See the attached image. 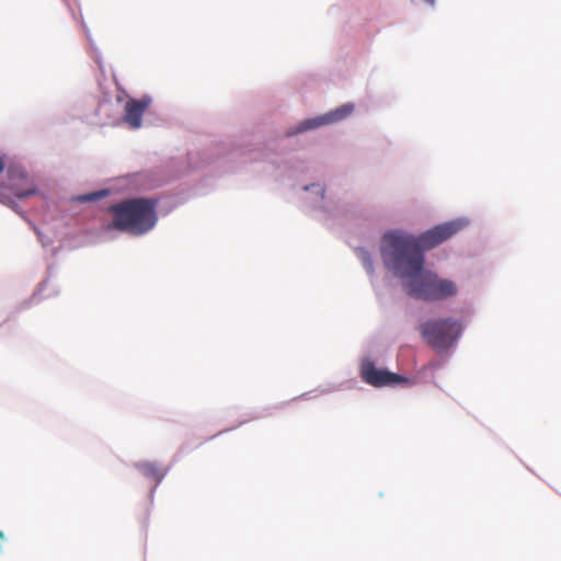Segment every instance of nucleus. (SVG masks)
<instances>
[{"label": "nucleus", "instance_id": "obj_7", "mask_svg": "<svg viewBox=\"0 0 561 561\" xmlns=\"http://www.w3.org/2000/svg\"><path fill=\"white\" fill-rule=\"evenodd\" d=\"M354 111L353 104H343L342 106L335 108L334 111H331L327 114H323L321 116L314 117V118H308L305 119L299 124V126L296 128L295 134L307 131L310 129L318 128L323 125H329L333 123H337L348 115L352 114Z\"/></svg>", "mask_w": 561, "mask_h": 561}, {"label": "nucleus", "instance_id": "obj_13", "mask_svg": "<svg viewBox=\"0 0 561 561\" xmlns=\"http://www.w3.org/2000/svg\"><path fill=\"white\" fill-rule=\"evenodd\" d=\"M105 106H107V104H106V103L102 104V105L100 106V108H104Z\"/></svg>", "mask_w": 561, "mask_h": 561}, {"label": "nucleus", "instance_id": "obj_6", "mask_svg": "<svg viewBox=\"0 0 561 561\" xmlns=\"http://www.w3.org/2000/svg\"><path fill=\"white\" fill-rule=\"evenodd\" d=\"M7 173L10 188L18 198H26L37 193L35 184L21 165L10 164Z\"/></svg>", "mask_w": 561, "mask_h": 561}, {"label": "nucleus", "instance_id": "obj_10", "mask_svg": "<svg viewBox=\"0 0 561 561\" xmlns=\"http://www.w3.org/2000/svg\"><path fill=\"white\" fill-rule=\"evenodd\" d=\"M106 194H107V191H99V192H94V193H90V194L81 196L80 201H82V202L98 201V199L104 197Z\"/></svg>", "mask_w": 561, "mask_h": 561}, {"label": "nucleus", "instance_id": "obj_4", "mask_svg": "<svg viewBox=\"0 0 561 561\" xmlns=\"http://www.w3.org/2000/svg\"><path fill=\"white\" fill-rule=\"evenodd\" d=\"M461 330L459 321L451 318L428 320L419 327L422 337L438 352L453 346L461 334Z\"/></svg>", "mask_w": 561, "mask_h": 561}, {"label": "nucleus", "instance_id": "obj_11", "mask_svg": "<svg viewBox=\"0 0 561 561\" xmlns=\"http://www.w3.org/2000/svg\"><path fill=\"white\" fill-rule=\"evenodd\" d=\"M4 167H5L4 160H3V158L0 156V174H1V173H2V171L4 170Z\"/></svg>", "mask_w": 561, "mask_h": 561}, {"label": "nucleus", "instance_id": "obj_3", "mask_svg": "<svg viewBox=\"0 0 561 561\" xmlns=\"http://www.w3.org/2000/svg\"><path fill=\"white\" fill-rule=\"evenodd\" d=\"M156 207L154 199L144 197L122 201L108 208L113 215L108 228L136 236L144 234L157 222Z\"/></svg>", "mask_w": 561, "mask_h": 561}, {"label": "nucleus", "instance_id": "obj_9", "mask_svg": "<svg viewBox=\"0 0 561 561\" xmlns=\"http://www.w3.org/2000/svg\"><path fill=\"white\" fill-rule=\"evenodd\" d=\"M137 469L147 478L159 483L165 476V470L154 462H140L136 465Z\"/></svg>", "mask_w": 561, "mask_h": 561}, {"label": "nucleus", "instance_id": "obj_14", "mask_svg": "<svg viewBox=\"0 0 561 561\" xmlns=\"http://www.w3.org/2000/svg\"><path fill=\"white\" fill-rule=\"evenodd\" d=\"M0 538H3V531L0 530Z\"/></svg>", "mask_w": 561, "mask_h": 561}, {"label": "nucleus", "instance_id": "obj_2", "mask_svg": "<svg viewBox=\"0 0 561 561\" xmlns=\"http://www.w3.org/2000/svg\"><path fill=\"white\" fill-rule=\"evenodd\" d=\"M461 227L459 221H448L435 226L419 237L399 230L385 233L380 245L382 262H388L389 256L394 261L405 262L414 252L424 255L425 250H431L448 240Z\"/></svg>", "mask_w": 561, "mask_h": 561}, {"label": "nucleus", "instance_id": "obj_8", "mask_svg": "<svg viewBox=\"0 0 561 561\" xmlns=\"http://www.w3.org/2000/svg\"><path fill=\"white\" fill-rule=\"evenodd\" d=\"M151 103L150 98L144 96L139 100L129 99L125 104L124 123L130 128L137 129L141 126V118Z\"/></svg>", "mask_w": 561, "mask_h": 561}, {"label": "nucleus", "instance_id": "obj_12", "mask_svg": "<svg viewBox=\"0 0 561 561\" xmlns=\"http://www.w3.org/2000/svg\"><path fill=\"white\" fill-rule=\"evenodd\" d=\"M366 267H367L368 270H371V262H370V261H367V263H366Z\"/></svg>", "mask_w": 561, "mask_h": 561}, {"label": "nucleus", "instance_id": "obj_5", "mask_svg": "<svg viewBox=\"0 0 561 561\" xmlns=\"http://www.w3.org/2000/svg\"><path fill=\"white\" fill-rule=\"evenodd\" d=\"M360 377L366 383L376 388L408 382V378L378 368L370 359L363 360L360 365Z\"/></svg>", "mask_w": 561, "mask_h": 561}, {"label": "nucleus", "instance_id": "obj_1", "mask_svg": "<svg viewBox=\"0 0 561 561\" xmlns=\"http://www.w3.org/2000/svg\"><path fill=\"white\" fill-rule=\"evenodd\" d=\"M424 255L417 252L412 253L405 262L394 261L390 256L388 262H383L388 271L401 278L404 291L412 298L440 301L456 296V283L424 270Z\"/></svg>", "mask_w": 561, "mask_h": 561}]
</instances>
